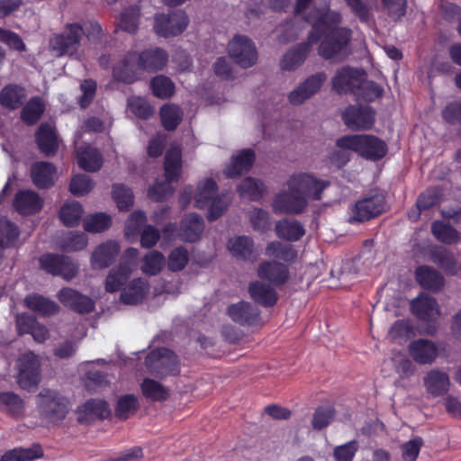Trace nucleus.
Segmentation results:
<instances>
[{
	"label": "nucleus",
	"mask_w": 461,
	"mask_h": 461,
	"mask_svg": "<svg viewBox=\"0 0 461 461\" xmlns=\"http://www.w3.org/2000/svg\"><path fill=\"white\" fill-rule=\"evenodd\" d=\"M320 21H323V23L320 31L318 54L322 59L334 62L344 60L350 54L348 44L351 41V30L334 26L341 22V15L338 12H327L314 23Z\"/></svg>",
	"instance_id": "1"
},
{
	"label": "nucleus",
	"mask_w": 461,
	"mask_h": 461,
	"mask_svg": "<svg viewBox=\"0 0 461 461\" xmlns=\"http://www.w3.org/2000/svg\"><path fill=\"white\" fill-rule=\"evenodd\" d=\"M330 182L318 179L309 174H298L290 177V213H300L309 200H321L322 192Z\"/></svg>",
	"instance_id": "2"
},
{
	"label": "nucleus",
	"mask_w": 461,
	"mask_h": 461,
	"mask_svg": "<svg viewBox=\"0 0 461 461\" xmlns=\"http://www.w3.org/2000/svg\"><path fill=\"white\" fill-rule=\"evenodd\" d=\"M338 148L350 149L361 157L369 160H378L387 153L386 143L376 136L363 135H348L338 139Z\"/></svg>",
	"instance_id": "3"
},
{
	"label": "nucleus",
	"mask_w": 461,
	"mask_h": 461,
	"mask_svg": "<svg viewBox=\"0 0 461 461\" xmlns=\"http://www.w3.org/2000/svg\"><path fill=\"white\" fill-rule=\"evenodd\" d=\"M148 373L160 380L180 374L178 356L171 349L158 348L150 351L144 360Z\"/></svg>",
	"instance_id": "4"
},
{
	"label": "nucleus",
	"mask_w": 461,
	"mask_h": 461,
	"mask_svg": "<svg viewBox=\"0 0 461 461\" xmlns=\"http://www.w3.org/2000/svg\"><path fill=\"white\" fill-rule=\"evenodd\" d=\"M37 398L40 416L48 423L62 421L69 411L68 399L55 390L43 389Z\"/></svg>",
	"instance_id": "5"
},
{
	"label": "nucleus",
	"mask_w": 461,
	"mask_h": 461,
	"mask_svg": "<svg viewBox=\"0 0 461 461\" xmlns=\"http://www.w3.org/2000/svg\"><path fill=\"white\" fill-rule=\"evenodd\" d=\"M387 208L385 196L380 192L366 194L357 201L348 211L350 223H361L374 219Z\"/></svg>",
	"instance_id": "6"
},
{
	"label": "nucleus",
	"mask_w": 461,
	"mask_h": 461,
	"mask_svg": "<svg viewBox=\"0 0 461 461\" xmlns=\"http://www.w3.org/2000/svg\"><path fill=\"white\" fill-rule=\"evenodd\" d=\"M84 36V28L77 23H67L61 33L55 34L50 41V49L60 57L72 55L79 48Z\"/></svg>",
	"instance_id": "7"
},
{
	"label": "nucleus",
	"mask_w": 461,
	"mask_h": 461,
	"mask_svg": "<svg viewBox=\"0 0 461 461\" xmlns=\"http://www.w3.org/2000/svg\"><path fill=\"white\" fill-rule=\"evenodd\" d=\"M188 24L187 14L182 10H176L167 14H156L153 29L157 35L170 38L183 33Z\"/></svg>",
	"instance_id": "8"
},
{
	"label": "nucleus",
	"mask_w": 461,
	"mask_h": 461,
	"mask_svg": "<svg viewBox=\"0 0 461 461\" xmlns=\"http://www.w3.org/2000/svg\"><path fill=\"white\" fill-rule=\"evenodd\" d=\"M41 269L54 276H61L66 280L74 278L78 270V266L74 263L71 258L54 254L45 253L39 258Z\"/></svg>",
	"instance_id": "9"
},
{
	"label": "nucleus",
	"mask_w": 461,
	"mask_h": 461,
	"mask_svg": "<svg viewBox=\"0 0 461 461\" xmlns=\"http://www.w3.org/2000/svg\"><path fill=\"white\" fill-rule=\"evenodd\" d=\"M41 363L33 352H27L18 360L17 383L21 388L29 392L35 390L41 380Z\"/></svg>",
	"instance_id": "10"
},
{
	"label": "nucleus",
	"mask_w": 461,
	"mask_h": 461,
	"mask_svg": "<svg viewBox=\"0 0 461 461\" xmlns=\"http://www.w3.org/2000/svg\"><path fill=\"white\" fill-rule=\"evenodd\" d=\"M228 52L234 62L242 68L254 66L258 60L254 42L244 35H237L229 42Z\"/></svg>",
	"instance_id": "11"
},
{
	"label": "nucleus",
	"mask_w": 461,
	"mask_h": 461,
	"mask_svg": "<svg viewBox=\"0 0 461 461\" xmlns=\"http://www.w3.org/2000/svg\"><path fill=\"white\" fill-rule=\"evenodd\" d=\"M364 70L349 66H344L338 69L331 78V87L339 94L357 93V87L363 82Z\"/></svg>",
	"instance_id": "12"
},
{
	"label": "nucleus",
	"mask_w": 461,
	"mask_h": 461,
	"mask_svg": "<svg viewBox=\"0 0 461 461\" xmlns=\"http://www.w3.org/2000/svg\"><path fill=\"white\" fill-rule=\"evenodd\" d=\"M227 313L234 322L244 327H261L264 323L258 306L248 302L230 305Z\"/></svg>",
	"instance_id": "13"
},
{
	"label": "nucleus",
	"mask_w": 461,
	"mask_h": 461,
	"mask_svg": "<svg viewBox=\"0 0 461 461\" xmlns=\"http://www.w3.org/2000/svg\"><path fill=\"white\" fill-rule=\"evenodd\" d=\"M344 123L351 130L365 131L375 123V111L369 106L350 105L342 113Z\"/></svg>",
	"instance_id": "14"
},
{
	"label": "nucleus",
	"mask_w": 461,
	"mask_h": 461,
	"mask_svg": "<svg viewBox=\"0 0 461 461\" xmlns=\"http://www.w3.org/2000/svg\"><path fill=\"white\" fill-rule=\"evenodd\" d=\"M138 69L149 73H156L162 70L167 61V52L159 47L149 48L140 53L136 52Z\"/></svg>",
	"instance_id": "15"
},
{
	"label": "nucleus",
	"mask_w": 461,
	"mask_h": 461,
	"mask_svg": "<svg viewBox=\"0 0 461 461\" xmlns=\"http://www.w3.org/2000/svg\"><path fill=\"white\" fill-rule=\"evenodd\" d=\"M410 357L419 365H431L438 356V348L428 339H417L408 345Z\"/></svg>",
	"instance_id": "16"
},
{
	"label": "nucleus",
	"mask_w": 461,
	"mask_h": 461,
	"mask_svg": "<svg viewBox=\"0 0 461 461\" xmlns=\"http://www.w3.org/2000/svg\"><path fill=\"white\" fill-rule=\"evenodd\" d=\"M57 296L64 306L79 314L90 313L95 309V302L78 290H59Z\"/></svg>",
	"instance_id": "17"
},
{
	"label": "nucleus",
	"mask_w": 461,
	"mask_h": 461,
	"mask_svg": "<svg viewBox=\"0 0 461 461\" xmlns=\"http://www.w3.org/2000/svg\"><path fill=\"white\" fill-rule=\"evenodd\" d=\"M327 75L318 72L310 76L296 89L290 93V103L300 104L316 94L326 81Z\"/></svg>",
	"instance_id": "18"
},
{
	"label": "nucleus",
	"mask_w": 461,
	"mask_h": 461,
	"mask_svg": "<svg viewBox=\"0 0 461 461\" xmlns=\"http://www.w3.org/2000/svg\"><path fill=\"white\" fill-rule=\"evenodd\" d=\"M121 250L120 244L115 240H106L98 245L91 256L94 267L100 269L110 267L116 259Z\"/></svg>",
	"instance_id": "19"
},
{
	"label": "nucleus",
	"mask_w": 461,
	"mask_h": 461,
	"mask_svg": "<svg viewBox=\"0 0 461 461\" xmlns=\"http://www.w3.org/2000/svg\"><path fill=\"white\" fill-rule=\"evenodd\" d=\"M13 205L20 214L32 215L42 209L43 200L34 191L20 190L15 194Z\"/></svg>",
	"instance_id": "20"
},
{
	"label": "nucleus",
	"mask_w": 461,
	"mask_h": 461,
	"mask_svg": "<svg viewBox=\"0 0 461 461\" xmlns=\"http://www.w3.org/2000/svg\"><path fill=\"white\" fill-rule=\"evenodd\" d=\"M412 313L420 320L430 321L436 320L439 315V309L437 301L426 293L420 295L411 303Z\"/></svg>",
	"instance_id": "21"
},
{
	"label": "nucleus",
	"mask_w": 461,
	"mask_h": 461,
	"mask_svg": "<svg viewBox=\"0 0 461 461\" xmlns=\"http://www.w3.org/2000/svg\"><path fill=\"white\" fill-rule=\"evenodd\" d=\"M56 167L48 161H38L31 167V177L39 189H49L55 183Z\"/></svg>",
	"instance_id": "22"
},
{
	"label": "nucleus",
	"mask_w": 461,
	"mask_h": 461,
	"mask_svg": "<svg viewBox=\"0 0 461 461\" xmlns=\"http://www.w3.org/2000/svg\"><path fill=\"white\" fill-rule=\"evenodd\" d=\"M322 22L323 21L313 23L312 30L308 34L307 42L301 43L290 50V69L303 64L310 51L311 46L319 41L321 36L320 31L323 23Z\"/></svg>",
	"instance_id": "23"
},
{
	"label": "nucleus",
	"mask_w": 461,
	"mask_h": 461,
	"mask_svg": "<svg viewBox=\"0 0 461 461\" xmlns=\"http://www.w3.org/2000/svg\"><path fill=\"white\" fill-rule=\"evenodd\" d=\"M35 141L41 153L45 157L55 155L59 149L54 128L47 122H43L39 126L35 133Z\"/></svg>",
	"instance_id": "24"
},
{
	"label": "nucleus",
	"mask_w": 461,
	"mask_h": 461,
	"mask_svg": "<svg viewBox=\"0 0 461 461\" xmlns=\"http://www.w3.org/2000/svg\"><path fill=\"white\" fill-rule=\"evenodd\" d=\"M136 68H138L136 52H129L113 68V78L118 82H122L124 84H132L138 79Z\"/></svg>",
	"instance_id": "25"
},
{
	"label": "nucleus",
	"mask_w": 461,
	"mask_h": 461,
	"mask_svg": "<svg viewBox=\"0 0 461 461\" xmlns=\"http://www.w3.org/2000/svg\"><path fill=\"white\" fill-rule=\"evenodd\" d=\"M204 230V221L197 213L185 215L180 223L179 235L184 241L195 242Z\"/></svg>",
	"instance_id": "26"
},
{
	"label": "nucleus",
	"mask_w": 461,
	"mask_h": 461,
	"mask_svg": "<svg viewBox=\"0 0 461 461\" xmlns=\"http://www.w3.org/2000/svg\"><path fill=\"white\" fill-rule=\"evenodd\" d=\"M423 382L427 393L433 397L441 396L449 390V376L439 369L429 371L424 376Z\"/></svg>",
	"instance_id": "27"
},
{
	"label": "nucleus",
	"mask_w": 461,
	"mask_h": 461,
	"mask_svg": "<svg viewBox=\"0 0 461 461\" xmlns=\"http://www.w3.org/2000/svg\"><path fill=\"white\" fill-rule=\"evenodd\" d=\"M256 159V154L251 149H242L237 156H233L231 163L225 169V174L230 178H235L248 173Z\"/></svg>",
	"instance_id": "28"
},
{
	"label": "nucleus",
	"mask_w": 461,
	"mask_h": 461,
	"mask_svg": "<svg viewBox=\"0 0 461 461\" xmlns=\"http://www.w3.org/2000/svg\"><path fill=\"white\" fill-rule=\"evenodd\" d=\"M80 414L78 421H86L91 418L104 420L111 416V410L106 401L101 399H89L77 410Z\"/></svg>",
	"instance_id": "29"
},
{
	"label": "nucleus",
	"mask_w": 461,
	"mask_h": 461,
	"mask_svg": "<svg viewBox=\"0 0 461 461\" xmlns=\"http://www.w3.org/2000/svg\"><path fill=\"white\" fill-rule=\"evenodd\" d=\"M78 167L86 172H97L104 163L100 151L91 146L80 147L77 151Z\"/></svg>",
	"instance_id": "30"
},
{
	"label": "nucleus",
	"mask_w": 461,
	"mask_h": 461,
	"mask_svg": "<svg viewBox=\"0 0 461 461\" xmlns=\"http://www.w3.org/2000/svg\"><path fill=\"white\" fill-rule=\"evenodd\" d=\"M24 303L30 310L42 317L53 316L59 311L58 303L38 294H28Z\"/></svg>",
	"instance_id": "31"
},
{
	"label": "nucleus",
	"mask_w": 461,
	"mask_h": 461,
	"mask_svg": "<svg viewBox=\"0 0 461 461\" xmlns=\"http://www.w3.org/2000/svg\"><path fill=\"white\" fill-rule=\"evenodd\" d=\"M258 275L261 279L278 285L288 278V269L284 264L266 261L259 265Z\"/></svg>",
	"instance_id": "32"
},
{
	"label": "nucleus",
	"mask_w": 461,
	"mask_h": 461,
	"mask_svg": "<svg viewBox=\"0 0 461 461\" xmlns=\"http://www.w3.org/2000/svg\"><path fill=\"white\" fill-rule=\"evenodd\" d=\"M26 97L25 89L18 85L10 84L0 91V104L10 110L20 108Z\"/></svg>",
	"instance_id": "33"
},
{
	"label": "nucleus",
	"mask_w": 461,
	"mask_h": 461,
	"mask_svg": "<svg viewBox=\"0 0 461 461\" xmlns=\"http://www.w3.org/2000/svg\"><path fill=\"white\" fill-rule=\"evenodd\" d=\"M143 396L152 402H165L169 398V389L155 379L146 377L140 384Z\"/></svg>",
	"instance_id": "34"
},
{
	"label": "nucleus",
	"mask_w": 461,
	"mask_h": 461,
	"mask_svg": "<svg viewBox=\"0 0 461 461\" xmlns=\"http://www.w3.org/2000/svg\"><path fill=\"white\" fill-rule=\"evenodd\" d=\"M217 183L212 178H206L200 182L194 197L195 207L199 209L206 208L217 195Z\"/></svg>",
	"instance_id": "35"
},
{
	"label": "nucleus",
	"mask_w": 461,
	"mask_h": 461,
	"mask_svg": "<svg viewBox=\"0 0 461 461\" xmlns=\"http://www.w3.org/2000/svg\"><path fill=\"white\" fill-rule=\"evenodd\" d=\"M227 247L233 257L247 260L253 255L254 241L248 236H237L228 240Z\"/></svg>",
	"instance_id": "36"
},
{
	"label": "nucleus",
	"mask_w": 461,
	"mask_h": 461,
	"mask_svg": "<svg viewBox=\"0 0 461 461\" xmlns=\"http://www.w3.org/2000/svg\"><path fill=\"white\" fill-rule=\"evenodd\" d=\"M182 155L181 150L171 149L167 151L164 161L165 178L167 182L178 181L181 173Z\"/></svg>",
	"instance_id": "37"
},
{
	"label": "nucleus",
	"mask_w": 461,
	"mask_h": 461,
	"mask_svg": "<svg viewBox=\"0 0 461 461\" xmlns=\"http://www.w3.org/2000/svg\"><path fill=\"white\" fill-rule=\"evenodd\" d=\"M43 456V450L39 444L31 447H17L6 451L0 461H32Z\"/></svg>",
	"instance_id": "38"
},
{
	"label": "nucleus",
	"mask_w": 461,
	"mask_h": 461,
	"mask_svg": "<svg viewBox=\"0 0 461 461\" xmlns=\"http://www.w3.org/2000/svg\"><path fill=\"white\" fill-rule=\"evenodd\" d=\"M237 192L242 198L259 201L266 192V187L260 180L249 176L240 183L237 186Z\"/></svg>",
	"instance_id": "39"
},
{
	"label": "nucleus",
	"mask_w": 461,
	"mask_h": 461,
	"mask_svg": "<svg viewBox=\"0 0 461 461\" xmlns=\"http://www.w3.org/2000/svg\"><path fill=\"white\" fill-rule=\"evenodd\" d=\"M415 276L422 288H441L444 285L443 276L431 267H419L415 271Z\"/></svg>",
	"instance_id": "40"
},
{
	"label": "nucleus",
	"mask_w": 461,
	"mask_h": 461,
	"mask_svg": "<svg viewBox=\"0 0 461 461\" xmlns=\"http://www.w3.org/2000/svg\"><path fill=\"white\" fill-rule=\"evenodd\" d=\"M159 115L161 124L167 131H174L183 119L182 109L174 104H166L160 107Z\"/></svg>",
	"instance_id": "41"
},
{
	"label": "nucleus",
	"mask_w": 461,
	"mask_h": 461,
	"mask_svg": "<svg viewBox=\"0 0 461 461\" xmlns=\"http://www.w3.org/2000/svg\"><path fill=\"white\" fill-rule=\"evenodd\" d=\"M45 112V105L39 96L32 97L21 112V119L27 125L36 124Z\"/></svg>",
	"instance_id": "42"
},
{
	"label": "nucleus",
	"mask_w": 461,
	"mask_h": 461,
	"mask_svg": "<svg viewBox=\"0 0 461 461\" xmlns=\"http://www.w3.org/2000/svg\"><path fill=\"white\" fill-rule=\"evenodd\" d=\"M131 267L126 262H121L112 268L105 279V288H122L130 279Z\"/></svg>",
	"instance_id": "43"
},
{
	"label": "nucleus",
	"mask_w": 461,
	"mask_h": 461,
	"mask_svg": "<svg viewBox=\"0 0 461 461\" xmlns=\"http://www.w3.org/2000/svg\"><path fill=\"white\" fill-rule=\"evenodd\" d=\"M0 410L12 417H19L23 413L24 403L23 399L12 392L0 393Z\"/></svg>",
	"instance_id": "44"
},
{
	"label": "nucleus",
	"mask_w": 461,
	"mask_h": 461,
	"mask_svg": "<svg viewBox=\"0 0 461 461\" xmlns=\"http://www.w3.org/2000/svg\"><path fill=\"white\" fill-rule=\"evenodd\" d=\"M140 18V8L138 5H131L121 13L119 26L122 31L135 34L139 29Z\"/></svg>",
	"instance_id": "45"
},
{
	"label": "nucleus",
	"mask_w": 461,
	"mask_h": 461,
	"mask_svg": "<svg viewBox=\"0 0 461 461\" xmlns=\"http://www.w3.org/2000/svg\"><path fill=\"white\" fill-rule=\"evenodd\" d=\"M82 214L83 207L78 202L66 203L59 210V219L68 227L77 226Z\"/></svg>",
	"instance_id": "46"
},
{
	"label": "nucleus",
	"mask_w": 461,
	"mask_h": 461,
	"mask_svg": "<svg viewBox=\"0 0 461 461\" xmlns=\"http://www.w3.org/2000/svg\"><path fill=\"white\" fill-rule=\"evenodd\" d=\"M431 232L438 241L446 244L456 243L459 239L458 231L442 221H435L432 223Z\"/></svg>",
	"instance_id": "47"
},
{
	"label": "nucleus",
	"mask_w": 461,
	"mask_h": 461,
	"mask_svg": "<svg viewBox=\"0 0 461 461\" xmlns=\"http://www.w3.org/2000/svg\"><path fill=\"white\" fill-rule=\"evenodd\" d=\"M138 398L134 394H124L119 397L115 407V416L122 420H127L139 410Z\"/></svg>",
	"instance_id": "48"
},
{
	"label": "nucleus",
	"mask_w": 461,
	"mask_h": 461,
	"mask_svg": "<svg viewBox=\"0 0 461 461\" xmlns=\"http://www.w3.org/2000/svg\"><path fill=\"white\" fill-rule=\"evenodd\" d=\"M149 86L152 94L160 99L170 98L175 93V84L169 77L163 75L154 77L150 80Z\"/></svg>",
	"instance_id": "49"
},
{
	"label": "nucleus",
	"mask_w": 461,
	"mask_h": 461,
	"mask_svg": "<svg viewBox=\"0 0 461 461\" xmlns=\"http://www.w3.org/2000/svg\"><path fill=\"white\" fill-rule=\"evenodd\" d=\"M166 258L158 250H152L146 254L142 259L141 271L149 276H156L164 267Z\"/></svg>",
	"instance_id": "50"
},
{
	"label": "nucleus",
	"mask_w": 461,
	"mask_h": 461,
	"mask_svg": "<svg viewBox=\"0 0 461 461\" xmlns=\"http://www.w3.org/2000/svg\"><path fill=\"white\" fill-rule=\"evenodd\" d=\"M111 217L104 212L90 214L84 219V230L91 233L103 232L110 228Z\"/></svg>",
	"instance_id": "51"
},
{
	"label": "nucleus",
	"mask_w": 461,
	"mask_h": 461,
	"mask_svg": "<svg viewBox=\"0 0 461 461\" xmlns=\"http://www.w3.org/2000/svg\"><path fill=\"white\" fill-rule=\"evenodd\" d=\"M112 195L121 211H129L134 203L132 191L123 184H114Z\"/></svg>",
	"instance_id": "52"
},
{
	"label": "nucleus",
	"mask_w": 461,
	"mask_h": 461,
	"mask_svg": "<svg viewBox=\"0 0 461 461\" xmlns=\"http://www.w3.org/2000/svg\"><path fill=\"white\" fill-rule=\"evenodd\" d=\"M431 260L446 272L455 275L456 273V261L454 254L446 249H434L431 252Z\"/></svg>",
	"instance_id": "53"
},
{
	"label": "nucleus",
	"mask_w": 461,
	"mask_h": 461,
	"mask_svg": "<svg viewBox=\"0 0 461 461\" xmlns=\"http://www.w3.org/2000/svg\"><path fill=\"white\" fill-rule=\"evenodd\" d=\"M382 94V87L373 81H368L366 79V74L364 72L363 82H361L360 86L357 87V93L355 95L357 99L371 102L380 97Z\"/></svg>",
	"instance_id": "54"
},
{
	"label": "nucleus",
	"mask_w": 461,
	"mask_h": 461,
	"mask_svg": "<svg viewBox=\"0 0 461 461\" xmlns=\"http://www.w3.org/2000/svg\"><path fill=\"white\" fill-rule=\"evenodd\" d=\"M189 261L187 249L179 246L171 250L167 258V267L172 272L183 270Z\"/></svg>",
	"instance_id": "55"
},
{
	"label": "nucleus",
	"mask_w": 461,
	"mask_h": 461,
	"mask_svg": "<svg viewBox=\"0 0 461 461\" xmlns=\"http://www.w3.org/2000/svg\"><path fill=\"white\" fill-rule=\"evenodd\" d=\"M20 235L19 228L10 220L0 221V243L5 248L12 247Z\"/></svg>",
	"instance_id": "56"
},
{
	"label": "nucleus",
	"mask_w": 461,
	"mask_h": 461,
	"mask_svg": "<svg viewBox=\"0 0 461 461\" xmlns=\"http://www.w3.org/2000/svg\"><path fill=\"white\" fill-rule=\"evenodd\" d=\"M94 187L92 179L83 174L72 177L69 185V191L76 196H82L88 194Z\"/></svg>",
	"instance_id": "57"
},
{
	"label": "nucleus",
	"mask_w": 461,
	"mask_h": 461,
	"mask_svg": "<svg viewBox=\"0 0 461 461\" xmlns=\"http://www.w3.org/2000/svg\"><path fill=\"white\" fill-rule=\"evenodd\" d=\"M335 411L330 406L319 407L312 417V427L314 429L321 430L326 428L333 420Z\"/></svg>",
	"instance_id": "58"
},
{
	"label": "nucleus",
	"mask_w": 461,
	"mask_h": 461,
	"mask_svg": "<svg viewBox=\"0 0 461 461\" xmlns=\"http://www.w3.org/2000/svg\"><path fill=\"white\" fill-rule=\"evenodd\" d=\"M80 90L82 92V95L79 98L78 103L81 108L86 109L92 104L95 96L97 84L93 79H85L80 84Z\"/></svg>",
	"instance_id": "59"
},
{
	"label": "nucleus",
	"mask_w": 461,
	"mask_h": 461,
	"mask_svg": "<svg viewBox=\"0 0 461 461\" xmlns=\"http://www.w3.org/2000/svg\"><path fill=\"white\" fill-rule=\"evenodd\" d=\"M357 450V441L351 440L337 446L333 450V456L336 461H352Z\"/></svg>",
	"instance_id": "60"
},
{
	"label": "nucleus",
	"mask_w": 461,
	"mask_h": 461,
	"mask_svg": "<svg viewBox=\"0 0 461 461\" xmlns=\"http://www.w3.org/2000/svg\"><path fill=\"white\" fill-rule=\"evenodd\" d=\"M171 183L167 182H156L154 185L149 187L148 196L155 202H162L166 200L174 192L171 187Z\"/></svg>",
	"instance_id": "61"
},
{
	"label": "nucleus",
	"mask_w": 461,
	"mask_h": 461,
	"mask_svg": "<svg viewBox=\"0 0 461 461\" xmlns=\"http://www.w3.org/2000/svg\"><path fill=\"white\" fill-rule=\"evenodd\" d=\"M249 221L255 230L265 232L270 229L269 214L261 208H255L251 212Z\"/></svg>",
	"instance_id": "62"
},
{
	"label": "nucleus",
	"mask_w": 461,
	"mask_h": 461,
	"mask_svg": "<svg viewBox=\"0 0 461 461\" xmlns=\"http://www.w3.org/2000/svg\"><path fill=\"white\" fill-rule=\"evenodd\" d=\"M423 440L420 437H416L402 446V457L404 461H416Z\"/></svg>",
	"instance_id": "63"
},
{
	"label": "nucleus",
	"mask_w": 461,
	"mask_h": 461,
	"mask_svg": "<svg viewBox=\"0 0 461 461\" xmlns=\"http://www.w3.org/2000/svg\"><path fill=\"white\" fill-rule=\"evenodd\" d=\"M86 387L90 391H96L108 385L107 375L100 370L88 371L86 374Z\"/></svg>",
	"instance_id": "64"
}]
</instances>
